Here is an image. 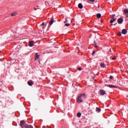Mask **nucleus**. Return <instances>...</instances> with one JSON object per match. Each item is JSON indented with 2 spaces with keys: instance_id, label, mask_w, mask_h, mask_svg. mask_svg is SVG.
<instances>
[{
  "instance_id": "obj_29",
  "label": "nucleus",
  "mask_w": 128,
  "mask_h": 128,
  "mask_svg": "<svg viewBox=\"0 0 128 128\" xmlns=\"http://www.w3.org/2000/svg\"><path fill=\"white\" fill-rule=\"evenodd\" d=\"M41 26H44V22H42V24H41Z\"/></svg>"
},
{
  "instance_id": "obj_13",
  "label": "nucleus",
  "mask_w": 128,
  "mask_h": 128,
  "mask_svg": "<svg viewBox=\"0 0 128 128\" xmlns=\"http://www.w3.org/2000/svg\"><path fill=\"white\" fill-rule=\"evenodd\" d=\"M25 128H34V127L32 126L28 125V124L26 125Z\"/></svg>"
},
{
  "instance_id": "obj_12",
  "label": "nucleus",
  "mask_w": 128,
  "mask_h": 128,
  "mask_svg": "<svg viewBox=\"0 0 128 128\" xmlns=\"http://www.w3.org/2000/svg\"><path fill=\"white\" fill-rule=\"evenodd\" d=\"M116 18H112V19L110 20V24H112L114 22H116Z\"/></svg>"
},
{
  "instance_id": "obj_20",
  "label": "nucleus",
  "mask_w": 128,
  "mask_h": 128,
  "mask_svg": "<svg viewBox=\"0 0 128 128\" xmlns=\"http://www.w3.org/2000/svg\"><path fill=\"white\" fill-rule=\"evenodd\" d=\"M12 16H16V12H14L11 14Z\"/></svg>"
},
{
  "instance_id": "obj_3",
  "label": "nucleus",
  "mask_w": 128,
  "mask_h": 128,
  "mask_svg": "<svg viewBox=\"0 0 128 128\" xmlns=\"http://www.w3.org/2000/svg\"><path fill=\"white\" fill-rule=\"evenodd\" d=\"M122 22H124V18H120L118 20V22L119 24H122Z\"/></svg>"
},
{
  "instance_id": "obj_4",
  "label": "nucleus",
  "mask_w": 128,
  "mask_h": 128,
  "mask_svg": "<svg viewBox=\"0 0 128 128\" xmlns=\"http://www.w3.org/2000/svg\"><path fill=\"white\" fill-rule=\"evenodd\" d=\"M64 26H70V24L68 23V20H66V21L64 22Z\"/></svg>"
},
{
  "instance_id": "obj_6",
  "label": "nucleus",
  "mask_w": 128,
  "mask_h": 128,
  "mask_svg": "<svg viewBox=\"0 0 128 128\" xmlns=\"http://www.w3.org/2000/svg\"><path fill=\"white\" fill-rule=\"evenodd\" d=\"M100 93L101 94V96H104V94H106V91H104V90H100Z\"/></svg>"
},
{
  "instance_id": "obj_24",
  "label": "nucleus",
  "mask_w": 128,
  "mask_h": 128,
  "mask_svg": "<svg viewBox=\"0 0 128 128\" xmlns=\"http://www.w3.org/2000/svg\"><path fill=\"white\" fill-rule=\"evenodd\" d=\"M113 78H114V76H110V80H112Z\"/></svg>"
},
{
  "instance_id": "obj_30",
  "label": "nucleus",
  "mask_w": 128,
  "mask_h": 128,
  "mask_svg": "<svg viewBox=\"0 0 128 128\" xmlns=\"http://www.w3.org/2000/svg\"><path fill=\"white\" fill-rule=\"evenodd\" d=\"M118 24V22H116V24H114V26H116Z\"/></svg>"
},
{
  "instance_id": "obj_25",
  "label": "nucleus",
  "mask_w": 128,
  "mask_h": 128,
  "mask_svg": "<svg viewBox=\"0 0 128 128\" xmlns=\"http://www.w3.org/2000/svg\"><path fill=\"white\" fill-rule=\"evenodd\" d=\"M78 70H82V68H78Z\"/></svg>"
},
{
  "instance_id": "obj_5",
  "label": "nucleus",
  "mask_w": 128,
  "mask_h": 128,
  "mask_svg": "<svg viewBox=\"0 0 128 128\" xmlns=\"http://www.w3.org/2000/svg\"><path fill=\"white\" fill-rule=\"evenodd\" d=\"M122 34H128V30L126 29H123L122 31Z\"/></svg>"
},
{
  "instance_id": "obj_1",
  "label": "nucleus",
  "mask_w": 128,
  "mask_h": 128,
  "mask_svg": "<svg viewBox=\"0 0 128 128\" xmlns=\"http://www.w3.org/2000/svg\"><path fill=\"white\" fill-rule=\"evenodd\" d=\"M86 94L84 93L83 94H81L80 96H78L77 98V102L78 104H80V102H84V100H86Z\"/></svg>"
},
{
  "instance_id": "obj_31",
  "label": "nucleus",
  "mask_w": 128,
  "mask_h": 128,
  "mask_svg": "<svg viewBox=\"0 0 128 128\" xmlns=\"http://www.w3.org/2000/svg\"><path fill=\"white\" fill-rule=\"evenodd\" d=\"M34 10H38V9H37L36 8H34Z\"/></svg>"
},
{
  "instance_id": "obj_22",
  "label": "nucleus",
  "mask_w": 128,
  "mask_h": 128,
  "mask_svg": "<svg viewBox=\"0 0 128 128\" xmlns=\"http://www.w3.org/2000/svg\"><path fill=\"white\" fill-rule=\"evenodd\" d=\"M116 16V14H113L111 16V19H112V18H114Z\"/></svg>"
},
{
  "instance_id": "obj_10",
  "label": "nucleus",
  "mask_w": 128,
  "mask_h": 128,
  "mask_svg": "<svg viewBox=\"0 0 128 128\" xmlns=\"http://www.w3.org/2000/svg\"><path fill=\"white\" fill-rule=\"evenodd\" d=\"M34 41H30L29 42V46H34Z\"/></svg>"
},
{
  "instance_id": "obj_27",
  "label": "nucleus",
  "mask_w": 128,
  "mask_h": 128,
  "mask_svg": "<svg viewBox=\"0 0 128 128\" xmlns=\"http://www.w3.org/2000/svg\"><path fill=\"white\" fill-rule=\"evenodd\" d=\"M90 2H94V0H89Z\"/></svg>"
},
{
  "instance_id": "obj_2",
  "label": "nucleus",
  "mask_w": 128,
  "mask_h": 128,
  "mask_svg": "<svg viewBox=\"0 0 128 128\" xmlns=\"http://www.w3.org/2000/svg\"><path fill=\"white\" fill-rule=\"evenodd\" d=\"M20 126L22 128H26V124L24 120H21L20 122Z\"/></svg>"
},
{
  "instance_id": "obj_17",
  "label": "nucleus",
  "mask_w": 128,
  "mask_h": 128,
  "mask_svg": "<svg viewBox=\"0 0 128 128\" xmlns=\"http://www.w3.org/2000/svg\"><path fill=\"white\" fill-rule=\"evenodd\" d=\"M54 19H52V20L50 21V23H49V24H50V26H52V24H54Z\"/></svg>"
},
{
  "instance_id": "obj_7",
  "label": "nucleus",
  "mask_w": 128,
  "mask_h": 128,
  "mask_svg": "<svg viewBox=\"0 0 128 128\" xmlns=\"http://www.w3.org/2000/svg\"><path fill=\"white\" fill-rule=\"evenodd\" d=\"M40 58V55H38V53H36L35 54V60H38Z\"/></svg>"
},
{
  "instance_id": "obj_8",
  "label": "nucleus",
  "mask_w": 128,
  "mask_h": 128,
  "mask_svg": "<svg viewBox=\"0 0 128 128\" xmlns=\"http://www.w3.org/2000/svg\"><path fill=\"white\" fill-rule=\"evenodd\" d=\"M28 86H32L34 84V82L31 80L28 81Z\"/></svg>"
},
{
  "instance_id": "obj_11",
  "label": "nucleus",
  "mask_w": 128,
  "mask_h": 128,
  "mask_svg": "<svg viewBox=\"0 0 128 128\" xmlns=\"http://www.w3.org/2000/svg\"><path fill=\"white\" fill-rule=\"evenodd\" d=\"M124 14H128V8H124Z\"/></svg>"
},
{
  "instance_id": "obj_28",
  "label": "nucleus",
  "mask_w": 128,
  "mask_h": 128,
  "mask_svg": "<svg viewBox=\"0 0 128 128\" xmlns=\"http://www.w3.org/2000/svg\"><path fill=\"white\" fill-rule=\"evenodd\" d=\"M112 60H116V57L112 58Z\"/></svg>"
},
{
  "instance_id": "obj_21",
  "label": "nucleus",
  "mask_w": 128,
  "mask_h": 128,
  "mask_svg": "<svg viewBox=\"0 0 128 128\" xmlns=\"http://www.w3.org/2000/svg\"><path fill=\"white\" fill-rule=\"evenodd\" d=\"M117 36H122V32H118V33H117Z\"/></svg>"
},
{
  "instance_id": "obj_14",
  "label": "nucleus",
  "mask_w": 128,
  "mask_h": 128,
  "mask_svg": "<svg viewBox=\"0 0 128 128\" xmlns=\"http://www.w3.org/2000/svg\"><path fill=\"white\" fill-rule=\"evenodd\" d=\"M78 8H79L80 9L82 8L83 6H82V3H80L78 4Z\"/></svg>"
},
{
  "instance_id": "obj_16",
  "label": "nucleus",
  "mask_w": 128,
  "mask_h": 128,
  "mask_svg": "<svg viewBox=\"0 0 128 128\" xmlns=\"http://www.w3.org/2000/svg\"><path fill=\"white\" fill-rule=\"evenodd\" d=\"M100 66L102 68H106V64L104 63H101Z\"/></svg>"
},
{
  "instance_id": "obj_32",
  "label": "nucleus",
  "mask_w": 128,
  "mask_h": 128,
  "mask_svg": "<svg viewBox=\"0 0 128 128\" xmlns=\"http://www.w3.org/2000/svg\"><path fill=\"white\" fill-rule=\"evenodd\" d=\"M126 15L127 18H128V14H126Z\"/></svg>"
},
{
  "instance_id": "obj_26",
  "label": "nucleus",
  "mask_w": 128,
  "mask_h": 128,
  "mask_svg": "<svg viewBox=\"0 0 128 128\" xmlns=\"http://www.w3.org/2000/svg\"><path fill=\"white\" fill-rule=\"evenodd\" d=\"M94 44H95L94 46H95L96 48H98V46H96V42H94Z\"/></svg>"
},
{
  "instance_id": "obj_34",
  "label": "nucleus",
  "mask_w": 128,
  "mask_h": 128,
  "mask_svg": "<svg viewBox=\"0 0 128 128\" xmlns=\"http://www.w3.org/2000/svg\"><path fill=\"white\" fill-rule=\"evenodd\" d=\"M101 22H102V20H101Z\"/></svg>"
},
{
  "instance_id": "obj_33",
  "label": "nucleus",
  "mask_w": 128,
  "mask_h": 128,
  "mask_svg": "<svg viewBox=\"0 0 128 128\" xmlns=\"http://www.w3.org/2000/svg\"><path fill=\"white\" fill-rule=\"evenodd\" d=\"M112 26V24H111L110 25V26Z\"/></svg>"
},
{
  "instance_id": "obj_35",
  "label": "nucleus",
  "mask_w": 128,
  "mask_h": 128,
  "mask_svg": "<svg viewBox=\"0 0 128 128\" xmlns=\"http://www.w3.org/2000/svg\"><path fill=\"white\" fill-rule=\"evenodd\" d=\"M98 8H100V6H98Z\"/></svg>"
},
{
  "instance_id": "obj_19",
  "label": "nucleus",
  "mask_w": 128,
  "mask_h": 128,
  "mask_svg": "<svg viewBox=\"0 0 128 128\" xmlns=\"http://www.w3.org/2000/svg\"><path fill=\"white\" fill-rule=\"evenodd\" d=\"M77 116H78V118H80V116H82V113H80V112L78 113Z\"/></svg>"
},
{
  "instance_id": "obj_23",
  "label": "nucleus",
  "mask_w": 128,
  "mask_h": 128,
  "mask_svg": "<svg viewBox=\"0 0 128 128\" xmlns=\"http://www.w3.org/2000/svg\"><path fill=\"white\" fill-rule=\"evenodd\" d=\"M94 54H96V50H94V51L92 52V56H94Z\"/></svg>"
},
{
  "instance_id": "obj_18",
  "label": "nucleus",
  "mask_w": 128,
  "mask_h": 128,
  "mask_svg": "<svg viewBox=\"0 0 128 128\" xmlns=\"http://www.w3.org/2000/svg\"><path fill=\"white\" fill-rule=\"evenodd\" d=\"M96 112H100V110H102L100 108H96Z\"/></svg>"
},
{
  "instance_id": "obj_15",
  "label": "nucleus",
  "mask_w": 128,
  "mask_h": 128,
  "mask_svg": "<svg viewBox=\"0 0 128 128\" xmlns=\"http://www.w3.org/2000/svg\"><path fill=\"white\" fill-rule=\"evenodd\" d=\"M96 17L98 18H100L102 17V14H96Z\"/></svg>"
},
{
  "instance_id": "obj_9",
  "label": "nucleus",
  "mask_w": 128,
  "mask_h": 128,
  "mask_svg": "<svg viewBox=\"0 0 128 128\" xmlns=\"http://www.w3.org/2000/svg\"><path fill=\"white\" fill-rule=\"evenodd\" d=\"M108 86L109 88H117L116 86H114V85H112V84L108 85Z\"/></svg>"
}]
</instances>
